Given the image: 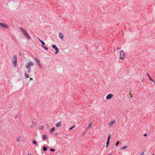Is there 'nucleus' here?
Listing matches in <instances>:
<instances>
[{
  "mask_svg": "<svg viewBox=\"0 0 155 155\" xmlns=\"http://www.w3.org/2000/svg\"><path fill=\"white\" fill-rule=\"evenodd\" d=\"M35 125H36V123H35L34 121H32V122L31 124V125L30 126V127L31 128H32L34 127V126H35Z\"/></svg>",
  "mask_w": 155,
  "mask_h": 155,
  "instance_id": "obj_10",
  "label": "nucleus"
},
{
  "mask_svg": "<svg viewBox=\"0 0 155 155\" xmlns=\"http://www.w3.org/2000/svg\"><path fill=\"white\" fill-rule=\"evenodd\" d=\"M152 155H154V154H152Z\"/></svg>",
  "mask_w": 155,
  "mask_h": 155,
  "instance_id": "obj_42",
  "label": "nucleus"
},
{
  "mask_svg": "<svg viewBox=\"0 0 155 155\" xmlns=\"http://www.w3.org/2000/svg\"><path fill=\"white\" fill-rule=\"evenodd\" d=\"M147 75L148 78H149V79L150 80V81H154V80H153L152 78H151L150 77V76L149 74L148 73H147Z\"/></svg>",
  "mask_w": 155,
  "mask_h": 155,
  "instance_id": "obj_11",
  "label": "nucleus"
},
{
  "mask_svg": "<svg viewBox=\"0 0 155 155\" xmlns=\"http://www.w3.org/2000/svg\"><path fill=\"white\" fill-rule=\"evenodd\" d=\"M35 61L37 63L39 67L41 69H42V66L40 64V62L38 59L37 58H34Z\"/></svg>",
  "mask_w": 155,
  "mask_h": 155,
  "instance_id": "obj_5",
  "label": "nucleus"
},
{
  "mask_svg": "<svg viewBox=\"0 0 155 155\" xmlns=\"http://www.w3.org/2000/svg\"><path fill=\"white\" fill-rule=\"evenodd\" d=\"M44 129V127L43 126H41L39 127V129L40 130H43Z\"/></svg>",
  "mask_w": 155,
  "mask_h": 155,
  "instance_id": "obj_22",
  "label": "nucleus"
},
{
  "mask_svg": "<svg viewBox=\"0 0 155 155\" xmlns=\"http://www.w3.org/2000/svg\"><path fill=\"white\" fill-rule=\"evenodd\" d=\"M38 39L39 41L43 45V46H44L45 45V43L42 40H41L39 38H38Z\"/></svg>",
  "mask_w": 155,
  "mask_h": 155,
  "instance_id": "obj_12",
  "label": "nucleus"
},
{
  "mask_svg": "<svg viewBox=\"0 0 155 155\" xmlns=\"http://www.w3.org/2000/svg\"><path fill=\"white\" fill-rule=\"evenodd\" d=\"M115 122V120H112V121H111L110 122V124H109L110 125H112L113 124H114Z\"/></svg>",
  "mask_w": 155,
  "mask_h": 155,
  "instance_id": "obj_17",
  "label": "nucleus"
},
{
  "mask_svg": "<svg viewBox=\"0 0 155 155\" xmlns=\"http://www.w3.org/2000/svg\"><path fill=\"white\" fill-rule=\"evenodd\" d=\"M18 116V115H17L16 117H17V116Z\"/></svg>",
  "mask_w": 155,
  "mask_h": 155,
  "instance_id": "obj_38",
  "label": "nucleus"
},
{
  "mask_svg": "<svg viewBox=\"0 0 155 155\" xmlns=\"http://www.w3.org/2000/svg\"><path fill=\"white\" fill-rule=\"evenodd\" d=\"M120 49V48H119V47H118V48H117V49Z\"/></svg>",
  "mask_w": 155,
  "mask_h": 155,
  "instance_id": "obj_39",
  "label": "nucleus"
},
{
  "mask_svg": "<svg viewBox=\"0 0 155 155\" xmlns=\"http://www.w3.org/2000/svg\"><path fill=\"white\" fill-rule=\"evenodd\" d=\"M28 155H31V154L30 153H29Z\"/></svg>",
  "mask_w": 155,
  "mask_h": 155,
  "instance_id": "obj_37",
  "label": "nucleus"
},
{
  "mask_svg": "<svg viewBox=\"0 0 155 155\" xmlns=\"http://www.w3.org/2000/svg\"><path fill=\"white\" fill-rule=\"evenodd\" d=\"M61 124V122H59L57 123L56 124V126L57 127H60Z\"/></svg>",
  "mask_w": 155,
  "mask_h": 155,
  "instance_id": "obj_9",
  "label": "nucleus"
},
{
  "mask_svg": "<svg viewBox=\"0 0 155 155\" xmlns=\"http://www.w3.org/2000/svg\"><path fill=\"white\" fill-rule=\"evenodd\" d=\"M49 150L51 151L52 152H54L55 151V149H52V148H50Z\"/></svg>",
  "mask_w": 155,
  "mask_h": 155,
  "instance_id": "obj_26",
  "label": "nucleus"
},
{
  "mask_svg": "<svg viewBox=\"0 0 155 155\" xmlns=\"http://www.w3.org/2000/svg\"><path fill=\"white\" fill-rule=\"evenodd\" d=\"M141 155H144V152H142L141 154Z\"/></svg>",
  "mask_w": 155,
  "mask_h": 155,
  "instance_id": "obj_33",
  "label": "nucleus"
},
{
  "mask_svg": "<svg viewBox=\"0 0 155 155\" xmlns=\"http://www.w3.org/2000/svg\"><path fill=\"white\" fill-rule=\"evenodd\" d=\"M55 130V127H52L50 130V132L51 133H52Z\"/></svg>",
  "mask_w": 155,
  "mask_h": 155,
  "instance_id": "obj_14",
  "label": "nucleus"
},
{
  "mask_svg": "<svg viewBox=\"0 0 155 155\" xmlns=\"http://www.w3.org/2000/svg\"><path fill=\"white\" fill-rule=\"evenodd\" d=\"M27 69H28V71L27 72L28 73L30 72L31 68H26Z\"/></svg>",
  "mask_w": 155,
  "mask_h": 155,
  "instance_id": "obj_30",
  "label": "nucleus"
},
{
  "mask_svg": "<svg viewBox=\"0 0 155 155\" xmlns=\"http://www.w3.org/2000/svg\"><path fill=\"white\" fill-rule=\"evenodd\" d=\"M30 79H31V80H32V78H30Z\"/></svg>",
  "mask_w": 155,
  "mask_h": 155,
  "instance_id": "obj_41",
  "label": "nucleus"
},
{
  "mask_svg": "<svg viewBox=\"0 0 155 155\" xmlns=\"http://www.w3.org/2000/svg\"><path fill=\"white\" fill-rule=\"evenodd\" d=\"M75 127V126H74L73 127H71L69 129V130H72V129H73V128H74V127Z\"/></svg>",
  "mask_w": 155,
  "mask_h": 155,
  "instance_id": "obj_31",
  "label": "nucleus"
},
{
  "mask_svg": "<svg viewBox=\"0 0 155 155\" xmlns=\"http://www.w3.org/2000/svg\"><path fill=\"white\" fill-rule=\"evenodd\" d=\"M52 48H53V49H54L55 48H56L57 47L55 45H52Z\"/></svg>",
  "mask_w": 155,
  "mask_h": 155,
  "instance_id": "obj_24",
  "label": "nucleus"
},
{
  "mask_svg": "<svg viewBox=\"0 0 155 155\" xmlns=\"http://www.w3.org/2000/svg\"><path fill=\"white\" fill-rule=\"evenodd\" d=\"M59 37L62 39L64 38V36L63 34L62 33L60 32L59 34Z\"/></svg>",
  "mask_w": 155,
  "mask_h": 155,
  "instance_id": "obj_8",
  "label": "nucleus"
},
{
  "mask_svg": "<svg viewBox=\"0 0 155 155\" xmlns=\"http://www.w3.org/2000/svg\"><path fill=\"white\" fill-rule=\"evenodd\" d=\"M109 141L107 140V142H106V147L107 148L108 147L109 145Z\"/></svg>",
  "mask_w": 155,
  "mask_h": 155,
  "instance_id": "obj_20",
  "label": "nucleus"
},
{
  "mask_svg": "<svg viewBox=\"0 0 155 155\" xmlns=\"http://www.w3.org/2000/svg\"><path fill=\"white\" fill-rule=\"evenodd\" d=\"M0 27L7 29H8L9 28V26L8 25L4 23H2Z\"/></svg>",
  "mask_w": 155,
  "mask_h": 155,
  "instance_id": "obj_6",
  "label": "nucleus"
},
{
  "mask_svg": "<svg viewBox=\"0 0 155 155\" xmlns=\"http://www.w3.org/2000/svg\"><path fill=\"white\" fill-rule=\"evenodd\" d=\"M127 146H124L123 147L121 148V149L123 150V149H125L126 148H127Z\"/></svg>",
  "mask_w": 155,
  "mask_h": 155,
  "instance_id": "obj_29",
  "label": "nucleus"
},
{
  "mask_svg": "<svg viewBox=\"0 0 155 155\" xmlns=\"http://www.w3.org/2000/svg\"><path fill=\"white\" fill-rule=\"evenodd\" d=\"M58 133H56L55 134V136H57L58 135Z\"/></svg>",
  "mask_w": 155,
  "mask_h": 155,
  "instance_id": "obj_32",
  "label": "nucleus"
},
{
  "mask_svg": "<svg viewBox=\"0 0 155 155\" xmlns=\"http://www.w3.org/2000/svg\"><path fill=\"white\" fill-rule=\"evenodd\" d=\"M91 125H92V123L91 122H90L89 123V124L87 127L88 128H90L91 126Z\"/></svg>",
  "mask_w": 155,
  "mask_h": 155,
  "instance_id": "obj_25",
  "label": "nucleus"
},
{
  "mask_svg": "<svg viewBox=\"0 0 155 155\" xmlns=\"http://www.w3.org/2000/svg\"><path fill=\"white\" fill-rule=\"evenodd\" d=\"M113 97V95L112 94H108L106 97L107 100H109L111 99Z\"/></svg>",
  "mask_w": 155,
  "mask_h": 155,
  "instance_id": "obj_7",
  "label": "nucleus"
},
{
  "mask_svg": "<svg viewBox=\"0 0 155 155\" xmlns=\"http://www.w3.org/2000/svg\"><path fill=\"white\" fill-rule=\"evenodd\" d=\"M47 136L46 134H44L42 137V139L44 140H45L47 139Z\"/></svg>",
  "mask_w": 155,
  "mask_h": 155,
  "instance_id": "obj_15",
  "label": "nucleus"
},
{
  "mask_svg": "<svg viewBox=\"0 0 155 155\" xmlns=\"http://www.w3.org/2000/svg\"><path fill=\"white\" fill-rule=\"evenodd\" d=\"M13 63L14 64V66L16 67L17 64V56L15 55H14L13 56Z\"/></svg>",
  "mask_w": 155,
  "mask_h": 155,
  "instance_id": "obj_4",
  "label": "nucleus"
},
{
  "mask_svg": "<svg viewBox=\"0 0 155 155\" xmlns=\"http://www.w3.org/2000/svg\"><path fill=\"white\" fill-rule=\"evenodd\" d=\"M42 47L46 51H47L48 50V48L47 47H46V46H45L44 45Z\"/></svg>",
  "mask_w": 155,
  "mask_h": 155,
  "instance_id": "obj_21",
  "label": "nucleus"
},
{
  "mask_svg": "<svg viewBox=\"0 0 155 155\" xmlns=\"http://www.w3.org/2000/svg\"><path fill=\"white\" fill-rule=\"evenodd\" d=\"M21 139V137H18V138H17V140L18 141H20Z\"/></svg>",
  "mask_w": 155,
  "mask_h": 155,
  "instance_id": "obj_23",
  "label": "nucleus"
},
{
  "mask_svg": "<svg viewBox=\"0 0 155 155\" xmlns=\"http://www.w3.org/2000/svg\"><path fill=\"white\" fill-rule=\"evenodd\" d=\"M32 143H33L34 144H36L37 143V142L35 140H32Z\"/></svg>",
  "mask_w": 155,
  "mask_h": 155,
  "instance_id": "obj_28",
  "label": "nucleus"
},
{
  "mask_svg": "<svg viewBox=\"0 0 155 155\" xmlns=\"http://www.w3.org/2000/svg\"><path fill=\"white\" fill-rule=\"evenodd\" d=\"M120 59L123 60L124 58V57L125 56V54L124 53V51L123 50H121L120 51Z\"/></svg>",
  "mask_w": 155,
  "mask_h": 155,
  "instance_id": "obj_2",
  "label": "nucleus"
},
{
  "mask_svg": "<svg viewBox=\"0 0 155 155\" xmlns=\"http://www.w3.org/2000/svg\"><path fill=\"white\" fill-rule=\"evenodd\" d=\"M111 137V135L110 134H109V135L108 137L107 140V141H110V138Z\"/></svg>",
  "mask_w": 155,
  "mask_h": 155,
  "instance_id": "obj_19",
  "label": "nucleus"
},
{
  "mask_svg": "<svg viewBox=\"0 0 155 155\" xmlns=\"http://www.w3.org/2000/svg\"><path fill=\"white\" fill-rule=\"evenodd\" d=\"M54 49H55L56 51V52L54 53V54H56L58 53L59 51V49L57 47L55 48H54Z\"/></svg>",
  "mask_w": 155,
  "mask_h": 155,
  "instance_id": "obj_13",
  "label": "nucleus"
},
{
  "mask_svg": "<svg viewBox=\"0 0 155 155\" xmlns=\"http://www.w3.org/2000/svg\"><path fill=\"white\" fill-rule=\"evenodd\" d=\"M111 155V154H108V155Z\"/></svg>",
  "mask_w": 155,
  "mask_h": 155,
  "instance_id": "obj_40",
  "label": "nucleus"
},
{
  "mask_svg": "<svg viewBox=\"0 0 155 155\" xmlns=\"http://www.w3.org/2000/svg\"><path fill=\"white\" fill-rule=\"evenodd\" d=\"M47 149V148L46 146H44L43 147L42 150L44 151H46Z\"/></svg>",
  "mask_w": 155,
  "mask_h": 155,
  "instance_id": "obj_16",
  "label": "nucleus"
},
{
  "mask_svg": "<svg viewBox=\"0 0 155 155\" xmlns=\"http://www.w3.org/2000/svg\"><path fill=\"white\" fill-rule=\"evenodd\" d=\"M2 23L0 22V26H1Z\"/></svg>",
  "mask_w": 155,
  "mask_h": 155,
  "instance_id": "obj_36",
  "label": "nucleus"
},
{
  "mask_svg": "<svg viewBox=\"0 0 155 155\" xmlns=\"http://www.w3.org/2000/svg\"><path fill=\"white\" fill-rule=\"evenodd\" d=\"M119 142H120L119 141H117L115 144V146H117L118 145Z\"/></svg>",
  "mask_w": 155,
  "mask_h": 155,
  "instance_id": "obj_27",
  "label": "nucleus"
},
{
  "mask_svg": "<svg viewBox=\"0 0 155 155\" xmlns=\"http://www.w3.org/2000/svg\"><path fill=\"white\" fill-rule=\"evenodd\" d=\"M25 76L26 78H28L29 77V75L26 73H25Z\"/></svg>",
  "mask_w": 155,
  "mask_h": 155,
  "instance_id": "obj_18",
  "label": "nucleus"
},
{
  "mask_svg": "<svg viewBox=\"0 0 155 155\" xmlns=\"http://www.w3.org/2000/svg\"><path fill=\"white\" fill-rule=\"evenodd\" d=\"M46 125H47V127H49V125H48V124H46Z\"/></svg>",
  "mask_w": 155,
  "mask_h": 155,
  "instance_id": "obj_35",
  "label": "nucleus"
},
{
  "mask_svg": "<svg viewBox=\"0 0 155 155\" xmlns=\"http://www.w3.org/2000/svg\"><path fill=\"white\" fill-rule=\"evenodd\" d=\"M33 63L32 61H29L26 64L25 67L26 68H30V67L33 66Z\"/></svg>",
  "mask_w": 155,
  "mask_h": 155,
  "instance_id": "obj_3",
  "label": "nucleus"
},
{
  "mask_svg": "<svg viewBox=\"0 0 155 155\" xmlns=\"http://www.w3.org/2000/svg\"><path fill=\"white\" fill-rule=\"evenodd\" d=\"M144 136H145V137H146L147 136V134H144V135H143Z\"/></svg>",
  "mask_w": 155,
  "mask_h": 155,
  "instance_id": "obj_34",
  "label": "nucleus"
},
{
  "mask_svg": "<svg viewBox=\"0 0 155 155\" xmlns=\"http://www.w3.org/2000/svg\"><path fill=\"white\" fill-rule=\"evenodd\" d=\"M19 29L23 33L24 35L28 39V40H30L31 39V37L28 34L26 31L23 28L20 27Z\"/></svg>",
  "mask_w": 155,
  "mask_h": 155,
  "instance_id": "obj_1",
  "label": "nucleus"
}]
</instances>
